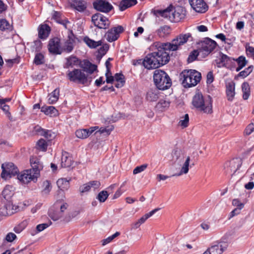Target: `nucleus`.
<instances>
[{"instance_id":"33","label":"nucleus","mask_w":254,"mask_h":254,"mask_svg":"<svg viewBox=\"0 0 254 254\" xmlns=\"http://www.w3.org/2000/svg\"><path fill=\"white\" fill-rule=\"evenodd\" d=\"M85 43L91 48H96L97 47L101 46L102 44V41H95L90 39L88 37H85L84 38Z\"/></svg>"},{"instance_id":"46","label":"nucleus","mask_w":254,"mask_h":254,"mask_svg":"<svg viewBox=\"0 0 254 254\" xmlns=\"http://www.w3.org/2000/svg\"><path fill=\"white\" fill-rule=\"evenodd\" d=\"M38 149L43 151H45L47 148V143L46 141L43 139H40L37 143Z\"/></svg>"},{"instance_id":"31","label":"nucleus","mask_w":254,"mask_h":254,"mask_svg":"<svg viewBox=\"0 0 254 254\" xmlns=\"http://www.w3.org/2000/svg\"><path fill=\"white\" fill-rule=\"evenodd\" d=\"M41 112L51 117L56 116L58 114V110L54 106L42 107Z\"/></svg>"},{"instance_id":"30","label":"nucleus","mask_w":254,"mask_h":254,"mask_svg":"<svg viewBox=\"0 0 254 254\" xmlns=\"http://www.w3.org/2000/svg\"><path fill=\"white\" fill-rule=\"evenodd\" d=\"M9 204H4V206L0 208V220H1L3 217L11 215L13 214V210H7L8 207H10Z\"/></svg>"},{"instance_id":"1","label":"nucleus","mask_w":254,"mask_h":254,"mask_svg":"<svg viewBox=\"0 0 254 254\" xmlns=\"http://www.w3.org/2000/svg\"><path fill=\"white\" fill-rule=\"evenodd\" d=\"M169 43L155 42L153 44L155 51L147 55L143 62L144 67L148 69H155L168 63L170 60L169 52L174 51L175 46Z\"/></svg>"},{"instance_id":"34","label":"nucleus","mask_w":254,"mask_h":254,"mask_svg":"<svg viewBox=\"0 0 254 254\" xmlns=\"http://www.w3.org/2000/svg\"><path fill=\"white\" fill-rule=\"evenodd\" d=\"M73 5L75 9L79 12L84 11L87 7L86 2L81 0H75Z\"/></svg>"},{"instance_id":"3","label":"nucleus","mask_w":254,"mask_h":254,"mask_svg":"<svg viewBox=\"0 0 254 254\" xmlns=\"http://www.w3.org/2000/svg\"><path fill=\"white\" fill-rule=\"evenodd\" d=\"M186 10L182 6L174 7L170 5L167 8L160 10L158 13L160 15L168 19L172 22H178L186 16Z\"/></svg>"},{"instance_id":"51","label":"nucleus","mask_w":254,"mask_h":254,"mask_svg":"<svg viewBox=\"0 0 254 254\" xmlns=\"http://www.w3.org/2000/svg\"><path fill=\"white\" fill-rule=\"evenodd\" d=\"M198 55V53L197 51L194 50L191 52L189 55L188 58V63H191L195 61Z\"/></svg>"},{"instance_id":"12","label":"nucleus","mask_w":254,"mask_h":254,"mask_svg":"<svg viewBox=\"0 0 254 254\" xmlns=\"http://www.w3.org/2000/svg\"><path fill=\"white\" fill-rule=\"evenodd\" d=\"M93 5L97 11L104 13H108L113 9L112 5L107 0H95Z\"/></svg>"},{"instance_id":"6","label":"nucleus","mask_w":254,"mask_h":254,"mask_svg":"<svg viewBox=\"0 0 254 254\" xmlns=\"http://www.w3.org/2000/svg\"><path fill=\"white\" fill-rule=\"evenodd\" d=\"M153 80L157 88L161 90L168 89L172 85V80L169 76L162 70L157 69L154 71Z\"/></svg>"},{"instance_id":"54","label":"nucleus","mask_w":254,"mask_h":254,"mask_svg":"<svg viewBox=\"0 0 254 254\" xmlns=\"http://www.w3.org/2000/svg\"><path fill=\"white\" fill-rule=\"evenodd\" d=\"M172 156L173 160H178L181 157V151L178 148L174 149L172 152Z\"/></svg>"},{"instance_id":"29","label":"nucleus","mask_w":254,"mask_h":254,"mask_svg":"<svg viewBox=\"0 0 254 254\" xmlns=\"http://www.w3.org/2000/svg\"><path fill=\"white\" fill-rule=\"evenodd\" d=\"M60 95V89L57 88L55 89L51 93L48 95V102L49 104H53L56 103L59 99Z\"/></svg>"},{"instance_id":"37","label":"nucleus","mask_w":254,"mask_h":254,"mask_svg":"<svg viewBox=\"0 0 254 254\" xmlns=\"http://www.w3.org/2000/svg\"><path fill=\"white\" fill-rule=\"evenodd\" d=\"M48 213L49 217L54 221H57L63 217L61 212H60L59 210H56L53 208H51L49 210Z\"/></svg>"},{"instance_id":"44","label":"nucleus","mask_w":254,"mask_h":254,"mask_svg":"<svg viewBox=\"0 0 254 254\" xmlns=\"http://www.w3.org/2000/svg\"><path fill=\"white\" fill-rule=\"evenodd\" d=\"M11 25L9 23L4 19L0 20V30L1 31L9 30L11 29Z\"/></svg>"},{"instance_id":"25","label":"nucleus","mask_w":254,"mask_h":254,"mask_svg":"<svg viewBox=\"0 0 254 254\" xmlns=\"http://www.w3.org/2000/svg\"><path fill=\"white\" fill-rule=\"evenodd\" d=\"M13 194V187L10 185L6 186L2 191V195L6 200V202L8 201H11V197L12 196Z\"/></svg>"},{"instance_id":"60","label":"nucleus","mask_w":254,"mask_h":254,"mask_svg":"<svg viewBox=\"0 0 254 254\" xmlns=\"http://www.w3.org/2000/svg\"><path fill=\"white\" fill-rule=\"evenodd\" d=\"M6 204H9L10 205V207L7 208V210H13V214L17 212L19 210V207L18 206L13 205L11 201H8L6 202Z\"/></svg>"},{"instance_id":"48","label":"nucleus","mask_w":254,"mask_h":254,"mask_svg":"<svg viewBox=\"0 0 254 254\" xmlns=\"http://www.w3.org/2000/svg\"><path fill=\"white\" fill-rule=\"evenodd\" d=\"M181 120L179 122V124L183 128L186 127L188 126L189 117L188 114H186L184 116L181 118Z\"/></svg>"},{"instance_id":"42","label":"nucleus","mask_w":254,"mask_h":254,"mask_svg":"<svg viewBox=\"0 0 254 254\" xmlns=\"http://www.w3.org/2000/svg\"><path fill=\"white\" fill-rule=\"evenodd\" d=\"M170 27L167 25L160 27L156 30L157 34L160 37H163L165 35L169 33Z\"/></svg>"},{"instance_id":"59","label":"nucleus","mask_w":254,"mask_h":254,"mask_svg":"<svg viewBox=\"0 0 254 254\" xmlns=\"http://www.w3.org/2000/svg\"><path fill=\"white\" fill-rule=\"evenodd\" d=\"M91 189V187L89 183L85 184L79 188V191L81 193H84L88 191Z\"/></svg>"},{"instance_id":"24","label":"nucleus","mask_w":254,"mask_h":254,"mask_svg":"<svg viewBox=\"0 0 254 254\" xmlns=\"http://www.w3.org/2000/svg\"><path fill=\"white\" fill-rule=\"evenodd\" d=\"M220 62L223 63V67L230 68L231 64H233V61H235V59L228 57L222 53H220Z\"/></svg>"},{"instance_id":"49","label":"nucleus","mask_w":254,"mask_h":254,"mask_svg":"<svg viewBox=\"0 0 254 254\" xmlns=\"http://www.w3.org/2000/svg\"><path fill=\"white\" fill-rule=\"evenodd\" d=\"M0 108L5 113V115L9 118V119L11 120V117L10 112H9V106L6 105V104H4V103L3 102V103H0Z\"/></svg>"},{"instance_id":"18","label":"nucleus","mask_w":254,"mask_h":254,"mask_svg":"<svg viewBox=\"0 0 254 254\" xmlns=\"http://www.w3.org/2000/svg\"><path fill=\"white\" fill-rule=\"evenodd\" d=\"M226 94L227 99L229 101H232L235 96V83L230 81L226 83Z\"/></svg>"},{"instance_id":"63","label":"nucleus","mask_w":254,"mask_h":254,"mask_svg":"<svg viewBox=\"0 0 254 254\" xmlns=\"http://www.w3.org/2000/svg\"><path fill=\"white\" fill-rule=\"evenodd\" d=\"M232 204L237 208H243L244 206V203L240 202L238 199H234L232 201Z\"/></svg>"},{"instance_id":"9","label":"nucleus","mask_w":254,"mask_h":254,"mask_svg":"<svg viewBox=\"0 0 254 254\" xmlns=\"http://www.w3.org/2000/svg\"><path fill=\"white\" fill-rule=\"evenodd\" d=\"M2 172L1 177L6 179L17 175L19 170L13 163L9 162L2 164L1 165Z\"/></svg>"},{"instance_id":"62","label":"nucleus","mask_w":254,"mask_h":254,"mask_svg":"<svg viewBox=\"0 0 254 254\" xmlns=\"http://www.w3.org/2000/svg\"><path fill=\"white\" fill-rule=\"evenodd\" d=\"M114 78L117 82H125L124 76L122 73H116L115 75Z\"/></svg>"},{"instance_id":"23","label":"nucleus","mask_w":254,"mask_h":254,"mask_svg":"<svg viewBox=\"0 0 254 254\" xmlns=\"http://www.w3.org/2000/svg\"><path fill=\"white\" fill-rule=\"evenodd\" d=\"M73 163L71 156L68 153L65 152L63 154L61 158V166L63 168H68L71 167Z\"/></svg>"},{"instance_id":"36","label":"nucleus","mask_w":254,"mask_h":254,"mask_svg":"<svg viewBox=\"0 0 254 254\" xmlns=\"http://www.w3.org/2000/svg\"><path fill=\"white\" fill-rule=\"evenodd\" d=\"M78 59L74 56H70L66 58V62L64 66V68L72 67L74 65L78 64Z\"/></svg>"},{"instance_id":"41","label":"nucleus","mask_w":254,"mask_h":254,"mask_svg":"<svg viewBox=\"0 0 254 254\" xmlns=\"http://www.w3.org/2000/svg\"><path fill=\"white\" fill-rule=\"evenodd\" d=\"M61 13L60 12L54 11L53 14L52 15V17L54 19H55L57 22L62 24L64 25V27L66 28V23H68V21H66L65 23L63 21L61 20Z\"/></svg>"},{"instance_id":"7","label":"nucleus","mask_w":254,"mask_h":254,"mask_svg":"<svg viewBox=\"0 0 254 254\" xmlns=\"http://www.w3.org/2000/svg\"><path fill=\"white\" fill-rule=\"evenodd\" d=\"M67 76L70 81L78 82L83 84L90 83L91 82V78H88L81 69H74L72 71L68 70L67 72Z\"/></svg>"},{"instance_id":"43","label":"nucleus","mask_w":254,"mask_h":254,"mask_svg":"<svg viewBox=\"0 0 254 254\" xmlns=\"http://www.w3.org/2000/svg\"><path fill=\"white\" fill-rule=\"evenodd\" d=\"M254 68L253 65H250L247 68H245L244 70L240 71L238 76L245 78L248 76L252 71Z\"/></svg>"},{"instance_id":"55","label":"nucleus","mask_w":254,"mask_h":254,"mask_svg":"<svg viewBox=\"0 0 254 254\" xmlns=\"http://www.w3.org/2000/svg\"><path fill=\"white\" fill-rule=\"evenodd\" d=\"M120 235V232H117L114 234L112 235V236L108 237L107 239L103 240V245H105L107 244L110 243L111 242L113 239H114L115 238L118 237Z\"/></svg>"},{"instance_id":"32","label":"nucleus","mask_w":254,"mask_h":254,"mask_svg":"<svg viewBox=\"0 0 254 254\" xmlns=\"http://www.w3.org/2000/svg\"><path fill=\"white\" fill-rule=\"evenodd\" d=\"M235 62H237L238 65L236 68V71L241 70L248 63V61L244 56H240L238 58L235 59V61H233V63Z\"/></svg>"},{"instance_id":"10","label":"nucleus","mask_w":254,"mask_h":254,"mask_svg":"<svg viewBox=\"0 0 254 254\" xmlns=\"http://www.w3.org/2000/svg\"><path fill=\"white\" fill-rule=\"evenodd\" d=\"M217 44L216 42L209 38H206L200 43L199 51L203 54L208 55L216 48Z\"/></svg>"},{"instance_id":"14","label":"nucleus","mask_w":254,"mask_h":254,"mask_svg":"<svg viewBox=\"0 0 254 254\" xmlns=\"http://www.w3.org/2000/svg\"><path fill=\"white\" fill-rule=\"evenodd\" d=\"M227 245L225 243L215 242L205 251L207 254H222L227 248Z\"/></svg>"},{"instance_id":"22","label":"nucleus","mask_w":254,"mask_h":254,"mask_svg":"<svg viewBox=\"0 0 254 254\" xmlns=\"http://www.w3.org/2000/svg\"><path fill=\"white\" fill-rule=\"evenodd\" d=\"M51 31L50 27L47 24H42L39 28L38 36L41 39H46L49 35Z\"/></svg>"},{"instance_id":"4","label":"nucleus","mask_w":254,"mask_h":254,"mask_svg":"<svg viewBox=\"0 0 254 254\" xmlns=\"http://www.w3.org/2000/svg\"><path fill=\"white\" fill-rule=\"evenodd\" d=\"M201 78L200 73L192 69L184 70L180 74V79L186 88L196 85L200 81Z\"/></svg>"},{"instance_id":"38","label":"nucleus","mask_w":254,"mask_h":254,"mask_svg":"<svg viewBox=\"0 0 254 254\" xmlns=\"http://www.w3.org/2000/svg\"><path fill=\"white\" fill-rule=\"evenodd\" d=\"M190 157L189 156H188L185 163H184V164L181 169L180 173H178V174L175 175L174 176H179L182 175L183 174L188 173L189 170V164H190Z\"/></svg>"},{"instance_id":"17","label":"nucleus","mask_w":254,"mask_h":254,"mask_svg":"<svg viewBox=\"0 0 254 254\" xmlns=\"http://www.w3.org/2000/svg\"><path fill=\"white\" fill-rule=\"evenodd\" d=\"M191 37V34L190 33H187L185 34H181L179 35L176 39H174L172 43H169L171 46H175L176 49L175 51L177 50L179 48V47L181 45H183L186 43L189 38Z\"/></svg>"},{"instance_id":"47","label":"nucleus","mask_w":254,"mask_h":254,"mask_svg":"<svg viewBox=\"0 0 254 254\" xmlns=\"http://www.w3.org/2000/svg\"><path fill=\"white\" fill-rule=\"evenodd\" d=\"M44 56L41 53H38L35 55L34 62L36 64L39 65L44 63Z\"/></svg>"},{"instance_id":"39","label":"nucleus","mask_w":254,"mask_h":254,"mask_svg":"<svg viewBox=\"0 0 254 254\" xmlns=\"http://www.w3.org/2000/svg\"><path fill=\"white\" fill-rule=\"evenodd\" d=\"M41 135L48 139L51 140L55 136V133L51 130L41 129Z\"/></svg>"},{"instance_id":"8","label":"nucleus","mask_w":254,"mask_h":254,"mask_svg":"<svg viewBox=\"0 0 254 254\" xmlns=\"http://www.w3.org/2000/svg\"><path fill=\"white\" fill-rule=\"evenodd\" d=\"M91 21L94 25L100 28L106 29L110 25L108 18L100 13H96L92 16Z\"/></svg>"},{"instance_id":"13","label":"nucleus","mask_w":254,"mask_h":254,"mask_svg":"<svg viewBox=\"0 0 254 254\" xmlns=\"http://www.w3.org/2000/svg\"><path fill=\"white\" fill-rule=\"evenodd\" d=\"M193 10L199 13H204L208 9V6L204 0H189Z\"/></svg>"},{"instance_id":"58","label":"nucleus","mask_w":254,"mask_h":254,"mask_svg":"<svg viewBox=\"0 0 254 254\" xmlns=\"http://www.w3.org/2000/svg\"><path fill=\"white\" fill-rule=\"evenodd\" d=\"M16 238V236L13 233H8L5 238V240L8 242H12Z\"/></svg>"},{"instance_id":"16","label":"nucleus","mask_w":254,"mask_h":254,"mask_svg":"<svg viewBox=\"0 0 254 254\" xmlns=\"http://www.w3.org/2000/svg\"><path fill=\"white\" fill-rule=\"evenodd\" d=\"M60 40L57 37L51 39L49 42L48 49L51 53L60 54Z\"/></svg>"},{"instance_id":"45","label":"nucleus","mask_w":254,"mask_h":254,"mask_svg":"<svg viewBox=\"0 0 254 254\" xmlns=\"http://www.w3.org/2000/svg\"><path fill=\"white\" fill-rule=\"evenodd\" d=\"M108 195V193L106 190H102L98 193L97 199L101 202H103L107 199Z\"/></svg>"},{"instance_id":"27","label":"nucleus","mask_w":254,"mask_h":254,"mask_svg":"<svg viewBox=\"0 0 254 254\" xmlns=\"http://www.w3.org/2000/svg\"><path fill=\"white\" fill-rule=\"evenodd\" d=\"M71 181V178H61L59 179L57 184L58 187L61 190H67L69 188V182Z\"/></svg>"},{"instance_id":"56","label":"nucleus","mask_w":254,"mask_h":254,"mask_svg":"<svg viewBox=\"0 0 254 254\" xmlns=\"http://www.w3.org/2000/svg\"><path fill=\"white\" fill-rule=\"evenodd\" d=\"M254 131V125L253 124H249L246 128L244 134L245 135H250Z\"/></svg>"},{"instance_id":"5","label":"nucleus","mask_w":254,"mask_h":254,"mask_svg":"<svg viewBox=\"0 0 254 254\" xmlns=\"http://www.w3.org/2000/svg\"><path fill=\"white\" fill-rule=\"evenodd\" d=\"M212 100L210 96L204 98L202 94L197 93L193 96L192 101L193 106L199 111L210 114L212 112Z\"/></svg>"},{"instance_id":"26","label":"nucleus","mask_w":254,"mask_h":254,"mask_svg":"<svg viewBox=\"0 0 254 254\" xmlns=\"http://www.w3.org/2000/svg\"><path fill=\"white\" fill-rule=\"evenodd\" d=\"M158 90V88L150 89L146 94L147 100L151 102L156 101L159 98Z\"/></svg>"},{"instance_id":"20","label":"nucleus","mask_w":254,"mask_h":254,"mask_svg":"<svg viewBox=\"0 0 254 254\" xmlns=\"http://www.w3.org/2000/svg\"><path fill=\"white\" fill-rule=\"evenodd\" d=\"M80 66L83 72H86L89 74L93 73L97 69V65L92 64L87 60L83 61V63L80 64Z\"/></svg>"},{"instance_id":"21","label":"nucleus","mask_w":254,"mask_h":254,"mask_svg":"<svg viewBox=\"0 0 254 254\" xmlns=\"http://www.w3.org/2000/svg\"><path fill=\"white\" fill-rule=\"evenodd\" d=\"M160 209V208H155L151 211L150 212H149V213L144 215L137 222L133 224V228H138L140 226L141 224L144 223L148 218L152 216L155 213L159 211Z\"/></svg>"},{"instance_id":"52","label":"nucleus","mask_w":254,"mask_h":254,"mask_svg":"<svg viewBox=\"0 0 254 254\" xmlns=\"http://www.w3.org/2000/svg\"><path fill=\"white\" fill-rule=\"evenodd\" d=\"M73 49V44L71 43L69 40H67L65 42V45L64 46V51H66L68 53L70 52Z\"/></svg>"},{"instance_id":"2","label":"nucleus","mask_w":254,"mask_h":254,"mask_svg":"<svg viewBox=\"0 0 254 254\" xmlns=\"http://www.w3.org/2000/svg\"><path fill=\"white\" fill-rule=\"evenodd\" d=\"M32 168L22 171L17 176V178L22 183L27 184L31 181L36 182L40 176V171L43 168V165L38 158L30 159Z\"/></svg>"},{"instance_id":"35","label":"nucleus","mask_w":254,"mask_h":254,"mask_svg":"<svg viewBox=\"0 0 254 254\" xmlns=\"http://www.w3.org/2000/svg\"><path fill=\"white\" fill-rule=\"evenodd\" d=\"M243 91V98L244 100H247L250 95V87L248 82H244L242 85Z\"/></svg>"},{"instance_id":"40","label":"nucleus","mask_w":254,"mask_h":254,"mask_svg":"<svg viewBox=\"0 0 254 254\" xmlns=\"http://www.w3.org/2000/svg\"><path fill=\"white\" fill-rule=\"evenodd\" d=\"M52 186L49 181H45L43 183V190L42 193L43 194H48L51 191Z\"/></svg>"},{"instance_id":"11","label":"nucleus","mask_w":254,"mask_h":254,"mask_svg":"<svg viewBox=\"0 0 254 254\" xmlns=\"http://www.w3.org/2000/svg\"><path fill=\"white\" fill-rule=\"evenodd\" d=\"M124 31V27L121 25L112 28L105 34L106 40L109 42L115 41L119 38L120 34Z\"/></svg>"},{"instance_id":"57","label":"nucleus","mask_w":254,"mask_h":254,"mask_svg":"<svg viewBox=\"0 0 254 254\" xmlns=\"http://www.w3.org/2000/svg\"><path fill=\"white\" fill-rule=\"evenodd\" d=\"M51 224L52 222H51L49 223H43L39 224L36 227V230L39 232H41L48 227Z\"/></svg>"},{"instance_id":"53","label":"nucleus","mask_w":254,"mask_h":254,"mask_svg":"<svg viewBox=\"0 0 254 254\" xmlns=\"http://www.w3.org/2000/svg\"><path fill=\"white\" fill-rule=\"evenodd\" d=\"M170 102L165 100H160L157 104L158 107L162 109L168 108Z\"/></svg>"},{"instance_id":"64","label":"nucleus","mask_w":254,"mask_h":254,"mask_svg":"<svg viewBox=\"0 0 254 254\" xmlns=\"http://www.w3.org/2000/svg\"><path fill=\"white\" fill-rule=\"evenodd\" d=\"M214 80L213 72L212 71H209L208 72L207 74V80L206 82L207 84L211 83Z\"/></svg>"},{"instance_id":"15","label":"nucleus","mask_w":254,"mask_h":254,"mask_svg":"<svg viewBox=\"0 0 254 254\" xmlns=\"http://www.w3.org/2000/svg\"><path fill=\"white\" fill-rule=\"evenodd\" d=\"M241 165V160L236 158L229 162H227L225 165V167L227 168L226 171L227 173H233L234 174L239 169Z\"/></svg>"},{"instance_id":"28","label":"nucleus","mask_w":254,"mask_h":254,"mask_svg":"<svg viewBox=\"0 0 254 254\" xmlns=\"http://www.w3.org/2000/svg\"><path fill=\"white\" fill-rule=\"evenodd\" d=\"M136 3V0H122L120 3L119 9L121 11H124Z\"/></svg>"},{"instance_id":"50","label":"nucleus","mask_w":254,"mask_h":254,"mask_svg":"<svg viewBox=\"0 0 254 254\" xmlns=\"http://www.w3.org/2000/svg\"><path fill=\"white\" fill-rule=\"evenodd\" d=\"M147 167V164H144L142 165L137 166L135 167L133 171V174L134 175L138 174L139 173H141L143 171H144Z\"/></svg>"},{"instance_id":"61","label":"nucleus","mask_w":254,"mask_h":254,"mask_svg":"<svg viewBox=\"0 0 254 254\" xmlns=\"http://www.w3.org/2000/svg\"><path fill=\"white\" fill-rule=\"evenodd\" d=\"M246 52L248 56L254 60V48L251 46L246 47Z\"/></svg>"},{"instance_id":"19","label":"nucleus","mask_w":254,"mask_h":254,"mask_svg":"<svg viewBox=\"0 0 254 254\" xmlns=\"http://www.w3.org/2000/svg\"><path fill=\"white\" fill-rule=\"evenodd\" d=\"M97 127H91L89 128L79 129L75 131L76 136L80 139H85L89 136L95 130Z\"/></svg>"}]
</instances>
